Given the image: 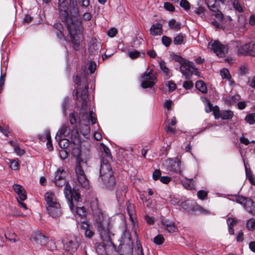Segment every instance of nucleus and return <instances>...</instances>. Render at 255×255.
<instances>
[{"label": "nucleus", "mask_w": 255, "mask_h": 255, "mask_svg": "<svg viewBox=\"0 0 255 255\" xmlns=\"http://www.w3.org/2000/svg\"><path fill=\"white\" fill-rule=\"evenodd\" d=\"M58 10L60 17L66 23L72 44L78 48L83 38V27L77 1L70 0H58Z\"/></svg>", "instance_id": "1"}, {"label": "nucleus", "mask_w": 255, "mask_h": 255, "mask_svg": "<svg viewBox=\"0 0 255 255\" xmlns=\"http://www.w3.org/2000/svg\"><path fill=\"white\" fill-rule=\"evenodd\" d=\"M64 193L72 212H75L81 217H84L86 214L85 208L84 207L79 206V203L81 202V197L78 190H72L71 186L67 184L64 189Z\"/></svg>", "instance_id": "2"}, {"label": "nucleus", "mask_w": 255, "mask_h": 255, "mask_svg": "<svg viewBox=\"0 0 255 255\" xmlns=\"http://www.w3.org/2000/svg\"><path fill=\"white\" fill-rule=\"evenodd\" d=\"M111 161L101 160L99 181L108 189L113 188L116 184L115 177L110 162Z\"/></svg>", "instance_id": "3"}, {"label": "nucleus", "mask_w": 255, "mask_h": 255, "mask_svg": "<svg viewBox=\"0 0 255 255\" xmlns=\"http://www.w3.org/2000/svg\"><path fill=\"white\" fill-rule=\"evenodd\" d=\"M44 197L46 201L45 206L48 214L52 218L59 217L61 215V205L57 201L54 194L47 192Z\"/></svg>", "instance_id": "4"}, {"label": "nucleus", "mask_w": 255, "mask_h": 255, "mask_svg": "<svg viewBox=\"0 0 255 255\" xmlns=\"http://www.w3.org/2000/svg\"><path fill=\"white\" fill-rule=\"evenodd\" d=\"M75 173L76 178L73 179V181L78 186H81L86 189L89 188V181L87 178L85 173L79 164H77L75 167Z\"/></svg>", "instance_id": "5"}, {"label": "nucleus", "mask_w": 255, "mask_h": 255, "mask_svg": "<svg viewBox=\"0 0 255 255\" xmlns=\"http://www.w3.org/2000/svg\"><path fill=\"white\" fill-rule=\"evenodd\" d=\"M80 241L79 237L70 235L63 241L64 249L68 252H75L79 246Z\"/></svg>", "instance_id": "6"}, {"label": "nucleus", "mask_w": 255, "mask_h": 255, "mask_svg": "<svg viewBox=\"0 0 255 255\" xmlns=\"http://www.w3.org/2000/svg\"><path fill=\"white\" fill-rule=\"evenodd\" d=\"M141 86L144 89L151 88L156 82L155 74L152 70L144 73L141 78Z\"/></svg>", "instance_id": "7"}, {"label": "nucleus", "mask_w": 255, "mask_h": 255, "mask_svg": "<svg viewBox=\"0 0 255 255\" xmlns=\"http://www.w3.org/2000/svg\"><path fill=\"white\" fill-rule=\"evenodd\" d=\"M180 71L186 79H190L192 74L197 75L198 72L193 62L186 60L180 66Z\"/></svg>", "instance_id": "8"}, {"label": "nucleus", "mask_w": 255, "mask_h": 255, "mask_svg": "<svg viewBox=\"0 0 255 255\" xmlns=\"http://www.w3.org/2000/svg\"><path fill=\"white\" fill-rule=\"evenodd\" d=\"M208 47L212 50L217 56L220 57H223L228 51V46L222 44L218 40L210 42L208 44Z\"/></svg>", "instance_id": "9"}, {"label": "nucleus", "mask_w": 255, "mask_h": 255, "mask_svg": "<svg viewBox=\"0 0 255 255\" xmlns=\"http://www.w3.org/2000/svg\"><path fill=\"white\" fill-rule=\"evenodd\" d=\"M72 141L74 147H72V153L73 156L76 158H78L81 153V140L79 138V133L78 131L72 133Z\"/></svg>", "instance_id": "10"}, {"label": "nucleus", "mask_w": 255, "mask_h": 255, "mask_svg": "<svg viewBox=\"0 0 255 255\" xmlns=\"http://www.w3.org/2000/svg\"><path fill=\"white\" fill-rule=\"evenodd\" d=\"M166 163L170 174H180L181 173L180 170V161L178 158L174 159H170L166 161Z\"/></svg>", "instance_id": "11"}, {"label": "nucleus", "mask_w": 255, "mask_h": 255, "mask_svg": "<svg viewBox=\"0 0 255 255\" xmlns=\"http://www.w3.org/2000/svg\"><path fill=\"white\" fill-rule=\"evenodd\" d=\"M76 99L81 103L82 109L86 111L87 109V99L88 97V87H85L81 91L76 92Z\"/></svg>", "instance_id": "12"}, {"label": "nucleus", "mask_w": 255, "mask_h": 255, "mask_svg": "<svg viewBox=\"0 0 255 255\" xmlns=\"http://www.w3.org/2000/svg\"><path fill=\"white\" fill-rule=\"evenodd\" d=\"M76 127V126H74L73 128V129L71 130V128H69V125L66 124H63L61 128L59 129L58 131L57 134L56 135L55 138L57 139L58 137H68L69 136H70L71 140H72V133L75 131H78L77 130H75L74 128Z\"/></svg>", "instance_id": "13"}, {"label": "nucleus", "mask_w": 255, "mask_h": 255, "mask_svg": "<svg viewBox=\"0 0 255 255\" xmlns=\"http://www.w3.org/2000/svg\"><path fill=\"white\" fill-rule=\"evenodd\" d=\"M98 228L99 231L100 230V236L102 240V243L107 244L109 247L113 246V244L111 240L110 236L107 231L103 229L102 224L100 222L98 223Z\"/></svg>", "instance_id": "14"}, {"label": "nucleus", "mask_w": 255, "mask_h": 255, "mask_svg": "<svg viewBox=\"0 0 255 255\" xmlns=\"http://www.w3.org/2000/svg\"><path fill=\"white\" fill-rule=\"evenodd\" d=\"M239 52L243 55H255V42L252 41L244 44L239 49Z\"/></svg>", "instance_id": "15"}, {"label": "nucleus", "mask_w": 255, "mask_h": 255, "mask_svg": "<svg viewBox=\"0 0 255 255\" xmlns=\"http://www.w3.org/2000/svg\"><path fill=\"white\" fill-rule=\"evenodd\" d=\"M32 239L35 244L41 246L45 245L48 242V238L39 232H36L32 235Z\"/></svg>", "instance_id": "16"}, {"label": "nucleus", "mask_w": 255, "mask_h": 255, "mask_svg": "<svg viewBox=\"0 0 255 255\" xmlns=\"http://www.w3.org/2000/svg\"><path fill=\"white\" fill-rule=\"evenodd\" d=\"M206 3L209 9L212 11V15H214L220 21L224 19V16L221 11L219 10L216 5L213 3L211 5V2L209 0L206 1Z\"/></svg>", "instance_id": "17"}, {"label": "nucleus", "mask_w": 255, "mask_h": 255, "mask_svg": "<svg viewBox=\"0 0 255 255\" xmlns=\"http://www.w3.org/2000/svg\"><path fill=\"white\" fill-rule=\"evenodd\" d=\"M101 146L102 148L101 154V160L112 161V156L109 148L104 143H101Z\"/></svg>", "instance_id": "18"}, {"label": "nucleus", "mask_w": 255, "mask_h": 255, "mask_svg": "<svg viewBox=\"0 0 255 255\" xmlns=\"http://www.w3.org/2000/svg\"><path fill=\"white\" fill-rule=\"evenodd\" d=\"M161 224L164 228L169 233H173L177 229L174 222L172 221L163 219L161 221Z\"/></svg>", "instance_id": "19"}, {"label": "nucleus", "mask_w": 255, "mask_h": 255, "mask_svg": "<svg viewBox=\"0 0 255 255\" xmlns=\"http://www.w3.org/2000/svg\"><path fill=\"white\" fill-rule=\"evenodd\" d=\"M162 25L159 23L153 24L150 28V33L151 35H160L162 33Z\"/></svg>", "instance_id": "20"}, {"label": "nucleus", "mask_w": 255, "mask_h": 255, "mask_svg": "<svg viewBox=\"0 0 255 255\" xmlns=\"http://www.w3.org/2000/svg\"><path fill=\"white\" fill-rule=\"evenodd\" d=\"M109 247L107 244L102 243L99 244L96 247V252L99 255H107V248Z\"/></svg>", "instance_id": "21"}, {"label": "nucleus", "mask_w": 255, "mask_h": 255, "mask_svg": "<svg viewBox=\"0 0 255 255\" xmlns=\"http://www.w3.org/2000/svg\"><path fill=\"white\" fill-rule=\"evenodd\" d=\"M4 236L6 239L12 243H15L19 240L18 236L15 233L11 231L5 234Z\"/></svg>", "instance_id": "22"}, {"label": "nucleus", "mask_w": 255, "mask_h": 255, "mask_svg": "<svg viewBox=\"0 0 255 255\" xmlns=\"http://www.w3.org/2000/svg\"><path fill=\"white\" fill-rule=\"evenodd\" d=\"M246 205L245 208L246 210L251 214L255 215V203L250 199Z\"/></svg>", "instance_id": "23"}, {"label": "nucleus", "mask_w": 255, "mask_h": 255, "mask_svg": "<svg viewBox=\"0 0 255 255\" xmlns=\"http://www.w3.org/2000/svg\"><path fill=\"white\" fill-rule=\"evenodd\" d=\"M159 65L161 70L162 71V72L164 74V75L167 78H169L172 76L171 72L170 71L169 69L166 67V64L164 61H161L159 62Z\"/></svg>", "instance_id": "24"}, {"label": "nucleus", "mask_w": 255, "mask_h": 255, "mask_svg": "<svg viewBox=\"0 0 255 255\" xmlns=\"http://www.w3.org/2000/svg\"><path fill=\"white\" fill-rule=\"evenodd\" d=\"M195 86L196 88L202 93L206 94L207 92V88L205 83L201 80L196 82Z\"/></svg>", "instance_id": "25"}, {"label": "nucleus", "mask_w": 255, "mask_h": 255, "mask_svg": "<svg viewBox=\"0 0 255 255\" xmlns=\"http://www.w3.org/2000/svg\"><path fill=\"white\" fill-rule=\"evenodd\" d=\"M56 139L58 141L59 145L62 149L67 148L69 146V140L65 138V137H58L57 139Z\"/></svg>", "instance_id": "26"}, {"label": "nucleus", "mask_w": 255, "mask_h": 255, "mask_svg": "<svg viewBox=\"0 0 255 255\" xmlns=\"http://www.w3.org/2000/svg\"><path fill=\"white\" fill-rule=\"evenodd\" d=\"M65 176L66 172L63 169L59 168L56 172L54 181L65 179Z\"/></svg>", "instance_id": "27"}, {"label": "nucleus", "mask_w": 255, "mask_h": 255, "mask_svg": "<svg viewBox=\"0 0 255 255\" xmlns=\"http://www.w3.org/2000/svg\"><path fill=\"white\" fill-rule=\"evenodd\" d=\"M235 200L237 203L244 205V207L245 208L246 206V204L247 203V202L250 200V199L242 196L236 195L235 196Z\"/></svg>", "instance_id": "28"}, {"label": "nucleus", "mask_w": 255, "mask_h": 255, "mask_svg": "<svg viewBox=\"0 0 255 255\" xmlns=\"http://www.w3.org/2000/svg\"><path fill=\"white\" fill-rule=\"evenodd\" d=\"M233 116V113L230 110L222 112L220 117L223 120L231 119Z\"/></svg>", "instance_id": "29"}, {"label": "nucleus", "mask_w": 255, "mask_h": 255, "mask_svg": "<svg viewBox=\"0 0 255 255\" xmlns=\"http://www.w3.org/2000/svg\"><path fill=\"white\" fill-rule=\"evenodd\" d=\"M168 25L171 29L175 30H178L181 28V23L176 22L174 19H172L169 21Z\"/></svg>", "instance_id": "30"}, {"label": "nucleus", "mask_w": 255, "mask_h": 255, "mask_svg": "<svg viewBox=\"0 0 255 255\" xmlns=\"http://www.w3.org/2000/svg\"><path fill=\"white\" fill-rule=\"evenodd\" d=\"M184 38V36L182 34L179 33L174 38L173 43L175 45L182 44L183 43Z\"/></svg>", "instance_id": "31"}, {"label": "nucleus", "mask_w": 255, "mask_h": 255, "mask_svg": "<svg viewBox=\"0 0 255 255\" xmlns=\"http://www.w3.org/2000/svg\"><path fill=\"white\" fill-rule=\"evenodd\" d=\"M183 185L187 189H191L194 186L193 181L191 179L186 178L184 181H182Z\"/></svg>", "instance_id": "32"}, {"label": "nucleus", "mask_w": 255, "mask_h": 255, "mask_svg": "<svg viewBox=\"0 0 255 255\" xmlns=\"http://www.w3.org/2000/svg\"><path fill=\"white\" fill-rule=\"evenodd\" d=\"M245 120L250 125H253L255 123V113H251L247 115Z\"/></svg>", "instance_id": "33"}, {"label": "nucleus", "mask_w": 255, "mask_h": 255, "mask_svg": "<svg viewBox=\"0 0 255 255\" xmlns=\"http://www.w3.org/2000/svg\"><path fill=\"white\" fill-rule=\"evenodd\" d=\"M164 241V239L162 235H158L157 236L155 237L153 239L154 243L157 245H160L162 244Z\"/></svg>", "instance_id": "34"}, {"label": "nucleus", "mask_w": 255, "mask_h": 255, "mask_svg": "<svg viewBox=\"0 0 255 255\" xmlns=\"http://www.w3.org/2000/svg\"><path fill=\"white\" fill-rule=\"evenodd\" d=\"M220 74L223 79L229 80L231 78L229 71L227 69L224 68L222 69L220 71Z\"/></svg>", "instance_id": "35"}, {"label": "nucleus", "mask_w": 255, "mask_h": 255, "mask_svg": "<svg viewBox=\"0 0 255 255\" xmlns=\"http://www.w3.org/2000/svg\"><path fill=\"white\" fill-rule=\"evenodd\" d=\"M208 192L205 190H200L198 191L197 195L198 197L202 200H205L208 195Z\"/></svg>", "instance_id": "36"}, {"label": "nucleus", "mask_w": 255, "mask_h": 255, "mask_svg": "<svg viewBox=\"0 0 255 255\" xmlns=\"http://www.w3.org/2000/svg\"><path fill=\"white\" fill-rule=\"evenodd\" d=\"M247 227L249 230H254L255 229V220L251 219L247 222Z\"/></svg>", "instance_id": "37"}, {"label": "nucleus", "mask_w": 255, "mask_h": 255, "mask_svg": "<svg viewBox=\"0 0 255 255\" xmlns=\"http://www.w3.org/2000/svg\"><path fill=\"white\" fill-rule=\"evenodd\" d=\"M162 44L166 47H168L171 44V39L168 36H163L161 38Z\"/></svg>", "instance_id": "38"}, {"label": "nucleus", "mask_w": 255, "mask_h": 255, "mask_svg": "<svg viewBox=\"0 0 255 255\" xmlns=\"http://www.w3.org/2000/svg\"><path fill=\"white\" fill-rule=\"evenodd\" d=\"M98 45L95 44H93L89 46V51L91 53L93 54H98L99 52V48H97L96 49H95V47H97Z\"/></svg>", "instance_id": "39"}, {"label": "nucleus", "mask_w": 255, "mask_h": 255, "mask_svg": "<svg viewBox=\"0 0 255 255\" xmlns=\"http://www.w3.org/2000/svg\"><path fill=\"white\" fill-rule=\"evenodd\" d=\"M180 5L186 10L189 9L190 7V4L187 0H181L180 2Z\"/></svg>", "instance_id": "40"}, {"label": "nucleus", "mask_w": 255, "mask_h": 255, "mask_svg": "<svg viewBox=\"0 0 255 255\" xmlns=\"http://www.w3.org/2000/svg\"><path fill=\"white\" fill-rule=\"evenodd\" d=\"M54 181L55 183V185L58 187H62L65 185V188L67 184L70 185L69 183L67 182L65 179L59 180L58 181Z\"/></svg>", "instance_id": "41"}, {"label": "nucleus", "mask_w": 255, "mask_h": 255, "mask_svg": "<svg viewBox=\"0 0 255 255\" xmlns=\"http://www.w3.org/2000/svg\"><path fill=\"white\" fill-rule=\"evenodd\" d=\"M227 222L228 227H234V226L237 224L238 221L234 218H229L227 219Z\"/></svg>", "instance_id": "42"}, {"label": "nucleus", "mask_w": 255, "mask_h": 255, "mask_svg": "<svg viewBox=\"0 0 255 255\" xmlns=\"http://www.w3.org/2000/svg\"><path fill=\"white\" fill-rule=\"evenodd\" d=\"M161 177V172L159 170L155 169L152 174V178L154 180L160 178Z\"/></svg>", "instance_id": "43"}, {"label": "nucleus", "mask_w": 255, "mask_h": 255, "mask_svg": "<svg viewBox=\"0 0 255 255\" xmlns=\"http://www.w3.org/2000/svg\"><path fill=\"white\" fill-rule=\"evenodd\" d=\"M19 164L17 161L14 159L11 160L10 163V167L12 170H17L18 168Z\"/></svg>", "instance_id": "44"}, {"label": "nucleus", "mask_w": 255, "mask_h": 255, "mask_svg": "<svg viewBox=\"0 0 255 255\" xmlns=\"http://www.w3.org/2000/svg\"><path fill=\"white\" fill-rule=\"evenodd\" d=\"M164 7L167 10L170 11H173L174 10V5L168 2H165L164 4Z\"/></svg>", "instance_id": "45"}, {"label": "nucleus", "mask_w": 255, "mask_h": 255, "mask_svg": "<svg viewBox=\"0 0 255 255\" xmlns=\"http://www.w3.org/2000/svg\"><path fill=\"white\" fill-rule=\"evenodd\" d=\"M14 150L18 155L21 156L24 153V150L21 149L19 146L16 144L14 147Z\"/></svg>", "instance_id": "46"}, {"label": "nucleus", "mask_w": 255, "mask_h": 255, "mask_svg": "<svg viewBox=\"0 0 255 255\" xmlns=\"http://www.w3.org/2000/svg\"><path fill=\"white\" fill-rule=\"evenodd\" d=\"M69 104V100L68 98H65L62 104V109L64 115L66 114V111L68 106Z\"/></svg>", "instance_id": "47"}, {"label": "nucleus", "mask_w": 255, "mask_h": 255, "mask_svg": "<svg viewBox=\"0 0 255 255\" xmlns=\"http://www.w3.org/2000/svg\"><path fill=\"white\" fill-rule=\"evenodd\" d=\"M13 189L17 194H19L24 189L22 186L18 184L13 185Z\"/></svg>", "instance_id": "48"}, {"label": "nucleus", "mask_w": 255, "mask_h": 255, "mask_svg": "<svg viewBox=\"0 0 255 255\" xmlns=\"http://www.w3.org/2000/svg\"><path fill=\"white\" fill-rule=\"evenodd\" d=\"M193 87V83L191 81H186L184 82L183 87L186 89H191Z\"/></svg>", "instance_id": "49"}, {"label": "nucleus", "mask_w": 255, "mask_h": 255, "mask_svg": "<svg viewBox=\"0 0 255 255\" xmlns=\"http://www.w3.org/2000/svg\"><path fill=\"white\" fill-rule=\"evenodd\" d=\"M17 195L18 196V198H17V199L21 201H24L26 200L27 197L26 192L24 189L22 191L20 192L19 194H18Z\"/></svg>", "instance_id": "50"}, {"label": "nucleus", "mask_w": 255, "mask_h": 255, "mask_svg": "<svg viewBox=\"0 0 255 255\" xmlns=\"http://www.w3.org/2000/svg\"><path fill=\"white\" fill-rule=\"evenodd\" d=\"M167 86L168 88L169 91H173L176 88V84L171 81L167 82Z\"/></svg>", "instance_id": "51"}, {"label": "nucleus", "mask_w": 255, "mask_h": 255, "mask_svg": "<svg viewBox=\"0 0 255 255\" xmlns=\"http://www.w3.org/2000/svg\"><path fill=\"white\" fill-rule=\"evenodd\" d=\"M234 7L238 10L239 12H241L243 11V8L240 5V4L238 2V1L235 0L233 2Z\"/></svg>", "instance_id": "52"}, {"label": "nucleus", "mask_w": 255, "mask_h": 255, "mask_svg": "<svg viewBox=\"0 0 255 255\" xmlns=\"http://www.w3.org/2000/svg\"><path fill=\"white\" fill-rule=\"evenodd\" d=\"M172 105L173 102L170 100H167L165 101L163 104L164 107L166 108L168 110L170 109V108Z\"/></svg>", "instance_id": "53"}, {"label": "nucleus", "mask_w": 255, "mask_h": 255, "mask_svg": "<svg viewBox=\"0 0 255 255\" xmlns=\"http://www.w3.org/2000/svg\"><path fill=\"white\" fill-rule=\"evenodd\" d=\"M139 55V53L137 51H133L128 52V56L132 59H134L138 57Z\"/></svg>", "instance_id": "54"}, {"label": "nucleus", "mask_w": 255, "mask_h": 255, "mask_svg": "<svg viewBox=\"0 0 255 255\" xmlns=\"http://www.w3.org/2000/svg\"><path fill=\"white\" fill-rule=\"evenodd\" d=\"M117 30L115 28H111L108 31V35L111 37H114L117 33Z\"/></svg>", "instance_id": "55"}, {"label": "nucleus", "mask_w": 255, "mask_h": 255, "mask_svg": "<svg viewBox=\"0 0 255 255\" xmlns=\"http://www.w3.org/2000/svg\"><path fill=\"white\" fill-rule=\"evenodd\" d=\"M181 206L183 209L189 210L191 208V204L189 203V201H186L182 203Z\"/></svg>", "instance_id": "56"}, {"label": "nucleus", "mask_w": 255, "mask_h": 255, "mask_svg": "<svg viewBox=\"0 0 255 255\" xmlns=\"http://www.w3.org/2000/svg\"><path fill=\"white\" fill-rule=\"evenodd\" d=\"M89 227V225L88 224L87 222L83 221L80 224V228L83 231V232H84L85 230L88 229Z\"/></svg>", "instance_id": "57"}, {"label": "nucleus", "mask_w": 255, "mask_h": 255, "mask_svg": "<svg viewBox=\"0 0 255 255\" xmlns=\"http://www.w3.org/2000/svg\"><path fill=\"white\" fill-rule=\"evenodd\" d=\"M86 237L91 238L94 235V232L89 228L84 232Z\"/></svg>", "instance_id": "58"}, {"label": "nucleus", "mask_w": 255, "mask_h": 255, "mask_svg": "<svg viewBox=\"0 0 255 255\" xmlns=\"http://www.w3.org/2000/svg\"><path fill=\"white\" fill-rule=\"evenodd\" d=\"M205 11V8L202 6H199L198 7L196 8L195 10V12L198 15H200L203 13Z\"/></svg>", "instance_id": "59"}, {"label": "nucleus", "mask_w": 255, "mask_h": 255, "mask_svg": "<svg viewBox=\"0 0 255 255\" xmlns=\"http://www.w3.org/2000/svg\"><path fill=\"white\" fill-rule=\"evenodd\" d=\"M69 120L70 124L72 125H76L77 123V119L75 118L74 114H71L69 116Z\"/></svg>", "instance_id": "60"}, {"label": "nucleus", "mask_w": 255, "mask_h": 255, "mask_svg": "<svg viewBox=\"0 0 255 255\" xmlns=\"http://www.w3.org/2000/svg\"><path fill=\"white\" fill-rule=\"evenodd\" d=\"M160 181L164 184H167L171 181V178L168 176H162Z\"/></svg>", "instance_id": "61"}, {"label": "nucleus", "mask_w": 255, "mask_h": 255, "mask_svg": "<svg viewBox=\"0 0 255 255\" xmlns=\"http://www.w3.org/2000/svg\"><path fill=\"white\" fill-rule=\"evenodd\" d=\"M93 111H90L89 112V120H90V121L91 122L92 124L93 125V124H95L96 122V119L95 118V117L93 116Z\"/></svg>", "instance_id": "62"}, {"label": "nucleus", "mask_w": 255, "mask_h": 255, "mask_svg": "<svg viewBox=\"0 0 255 255\" xmlns=\"http://www.w3.org/2000/svg\"><path fill=\"white\" fill-rule=\"evenodd\" d=\"M60 155L62 159H65L68 156V152L64 149L61 150L59 152Z\"/></svg>", "instance_id": "63"}, {"label": "nucleus", "mask_w": 255, "mask_h": 255, "mask_svg": "<svg viewBox=\"0 0 255 255\" xmlns=\"http://www.w3.org/2000/svg\"><path fill=\"white\" fill-rule=\"evenodd\" d=\"M247 177H248L249 181L250 182V183L253 185H255V180L252 174L248 173L247 172Z\"/></svg>", "instance_id": "64"}]
</instances>
